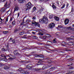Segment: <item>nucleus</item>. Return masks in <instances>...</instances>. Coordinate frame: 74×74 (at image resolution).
I'll return each mask as SVG.
<instances>
[{"mask_svg":"<svg viewBox=\"0 0 74 74\" xmlns=\"http://www.w3.org/2000/svg\"><path fill=\"white\" fill-rule=\"evenodd\" d=\"M69 22V19H66L64 21V23L65 25H67Z\"/></svg>","mask_w":74,"mask_h":74,"instance_id":"obj_10","label":"nucleus"},{"mask_svg":"<svg viewBox=\"0 0 74 74\" xmlns=\"http://www.w3.org/2000/svg\"><path fill=\"white\" fill-rule=\"evenodd\" d=\"M43 10H44V9L42 8V7H40V9L39 11L40 12V14H41V12H42V11H43Z\"/></svg>","mask_w":74,"mask_h":74,"instance_id":"obj_16","label":"nucleus"},{"mask_svg":"<svg viewBox=\"0 0 74 74\" xmlns=\"http://www.w3.org/2000/svg\"><path fill=\"white\" fill-rule=\"evenodd\" d=\"M9 56L10 58H11V57H13L12 58H11L12 59H15L16 58V57L15 56H12L11 55V54H10L9 55Z\"/></svg>","mask_w":74,"mask_h":74,"instance_id":"obj_11","label":"nucleus"},{"mask_svg":"<svg viewBox=\"0 0 74 74\" xmlns=\"http://www.w3.org/2000/svg\"><path fill=\"white\" fill-rule=\"evenodd\" d=\"M66 29L68 30H71V27H68L66 28Z\"/></svg>","mask_w":74,"mask_h":74,"instance_id":"obj_19","label":"nucleus"},{"mask_svg":"<svg viewBox=\"0 0 74 74\" xmlns=\"http://www.w3.org/2000/svg\"><path fill=\"white\" fill-rule=\"evenodd\" d=\"M68 6H69V3H68L66 5V7H68Z\"/></svg>","mask_w":74,"mask_h":74,"instance_id":"obj_62","label":"nucleus"},{"mask_svg":"<svg viewBox=\"0 0 74 74\" xmlns=\"http://www.w3.org/2000/svg\"><path fill=\"white\" fill-rule=\"evenodd\" d=\"M24 33H23V32H20L19 33V35H20V36H22V35H23V34H24Z\"/></svg>","mask_w":74,"mask_h":74,"instance_id":"obj_30","label":"nucleus"},{"mask_svg":"<svg viewBox=\"0 0 74 74\" xmlns=\"http://www.w3.org/2000/svg\"><path fill=\"white\" fill-rule=\"evenodd\" d=\"M1 57H2V58H5V59H7V58H6V56H5V55L4 54L1 55Z\"/></svg>","mask_w":74,"mask_h":74,"instance_id":"obj_18","label":"nucleus"},{"mask_svg":"<svg viewBox=\"0 0 74 74\" xmlns=\"http://www.w3.org/2000/svg\"><path fill=\"white\" fill-rule=\"evenodd\" d=\"M66 58H67V60H69V59H70L71 58H70V56H66Z\"/></svg>","mask_w":74,"mask_h":74,"instance_id":"obj_22","label":"nucleus"},{"mask_svg":"<svg viewBox=\"0 0 74 74\" xmlns=\"http://www.w3.org/2000/svg\"><path fill=\"white\" fill-rule=\"evenodd\" d=\"M21 25H24L23 23H21Z\"/></svg>","mask_w":74,"mask_h":74,"instance_id":"obj_64","label":"nucleus"},{"mask_svg":"<svg viewBox=\"0 0 74 74\" xmlns=\"http://www.w3.org/2000/svg\"><path fill=\"white\" fill-rule=\"evenodd\" d=\"M36 64H37V65H40L41 64V63L40 62H38Z\"/></svg>","mask_w":74,"mask_h":74,"instance_id":"obj_34","label":"nucleus"},{"mask_svg":"<svg viewBox=\"0 0 74 74\" xmlns=\"http://www.w3.org/2000/svg\"><path fill=\"white\" fill-rule=\"evenodd\" d=\"M49 0H43L44 1H49Z\"/></svg>","mask_w":74,"mask_h":74,"instance_id":"obj_58","label":"nucleus"},{"mask_svg":"<svg viewBox=\"0 0 74 74\" xmlns=\"http://www.w3.org/2000/svg\"><path fill=\"white\" fill-rule=\"evenodd\" d=\"M48 63H51L52 62V61L51 60H49L48 61Z\"/></svg>","mask_w":74,"mask_h":74,"instance_id":"obj_46","label":"nucleus"},{"mask_svg":"<svg viewBox=\"0 0 74 74\" xmlns=\"http://www.w3.org/2000/svg\"><path fill=\"white\" fill-rule=\"evenodd\" d=\"M10 74H14L15 73H13V72H10Z\"/></svg>","mask_w":74,"mask_h":74,"instance_id":"obj_54","label":"nucleus"},{"mask_svg":"<svg viewBox=\"0 0 74 74\" xmlns=\"http://www.w3.org/2000/svg\"><path fill=\"white\" fill-rule=\"evenodd\" d=\"M55 69V67H53L51 68V69Z\"/></svg>","mask_w":74,"mask_h":74,"instance_id":"obj_61","label":"nucleus"},{"mask_svg":"<svg viewBox=\"0 0 74 74\" xmlns=\"http://www.w3.org/2000/svg\"><path fill=\"white\" fill-rule=\"evenodd\" d=\"M4 18V16H2V17H1V16H0V19H1V18H2V19H3V18Z\"/></svg>","mask_w":74,"mask_h":74,"instance_id":"obj_51","label":"nucleus"},{"mask_svg":"<svg viewBox=\"0 0 74 74\" xmlns=\"http://www.w3.org/2000/svg\"><path fill=\"white\" fill-rule=\"evenodd\" d=\"M47 37H51V35H50L47 34Z\"/></svg>","mask_w":74,"mask_h":74,"instance_id":"obj_45","label":"nucleus"},{"mask_svg":"<svg viewBox=\"0 0 74 74\" xmlns=\"http://www.w3.org/2000/svg\"><path fill=\"white\" fill-rule=\"evenodd\" d=\"M57 3L58 5H59V2L58 1H57Z\"/></svg>","mask_w":74,"mask_h":74,"instance_id":"obj_55","label":"nucleus"},{"mask_svg":"<svg viewBox=\"0 0 74 74\" xmlns=\"http://www.w3.org/2000/svg\"><path fill=\"white\" fill-rule=\"evenodd\" d=\"M3 33H4L5 34L6 33H7V31H3Z\"/></svg>","mask_w":74,"mask_h":74,"instance_id":"obj_53","label":"nucleus"},{"mask_svg":"<svg viewBox=\"0 0 74 74\" xmlns=\"http://www.w3.org/2000/svg\"><path fill=\"white\" fill-rule=\"evenodd\" d=\"M73 69V67L72 66H71L69 68V69Z\"/></svg>","mask_w":74,"mask_h":74,"instance_id":"obj_49","label":"nucleus"},{"mask_svg":"<svg viewBox=\"0 0 74 74\" xmlns=\"http://www.w3.org/2000/svg\"><path fill=\"white\" fill-rule=\"evenodd\" d=\"M54 19H59V17H57V16H55L54 17Z\"/></svg>","mask_w":74,"mask_h":74,"instance_id":"obj_44","label":"nucleus"},{"mask_svg":"<svg viewBox=\"0 0 74 74\" xmlns=\"http://www.w3.org/2000/svg\"><path fill=\"white\" fill-rule=\"evenodd\" d=\"M35 57H39V58H44V56L42 55H37L35 56Z\"/></svg>","mask_w":74,"mask_h":74,"instance_id":"obj_8","label":"nucleus"},{"mask_svg":"<svg viewBox=\"0 0 74 74\" xmlns=\"http://www.w3.org/2000/svg\"><path fill=\"white\" fill-rule=\"evenodd\" d=\"M26 36H27V35H25L23 37H22L23 38H27Z\"/></svg>","mask_w":74,"mask_h":74,"instance_id":"obj_26","label":"nucleus"},{"mask_svg":"<svg viewBox=\"0 0 74 74\" xmlns=\"http://www.w3.org/2000/svg\"><path fill=\"white\" fill-rule=\"evenodd\" d=\"M19 10V8L18 6H16L14 8V11L13 12V13L15 12V11H18Z\"/></svg>","mask_w":74,"mask_h":74,"instance_id":"obj_7","label":"nucleus"},{"mask_svg":"<svg viewBox=\"0 0 74 74\" xmlns=\"http://www.w3.org/2000/svg\"><path fill=\"white\" fill-rule=\"evenodd\" d=\"M9 67L7 66H5L4 67V69H5V70L7 69H8Z\"/></svg>","mask_w":74,"mask_h":74,"instance_id":"obj_28","label":"nucleus"},{"mask_svg":"<svg viewBox=\"0 0 74 74\" xmlns=\"http://www.w3.org/2000/svg\"><path fill=\"white\" fill-rule=\"evenodd\" d=\"M45 47H46V48H49L48 47L49 46L48 45H45Z\"/></svg>","mask_w":74,"mask_h":74,"instance_id":"obj_40","label":"nucleus"},{"mask_svg":"<svg viewBox=\"0 0 74 74\" xmlns=\"http://www.w3.org/2000/svg\"><path fill=\"white\" fill-rule=\"evenodd\" d=\"M53 18V16L52 15H50L49 16V19H52Z\"/></svg>","mask_w":74,"mask_h":74,"instance_id":"obj_27","label":"nucleus"},{"mask_svg":"<svg viewBox=\"0 0 74 74\" xmlns=\"http://www.w3.org/2000/svg\"><path fill=\"white\" fill-rule=\"evenodd\" d=\"M5 1H6V0H1L0 1H1V2H4Z\"/></svg>","mask_w":74,"mask_h":74,"instance_id":"obj_42","label":"nucleus"},{"mask_svg":"<svg viewBox=\"0 0 74 74\" xmlns=\"http://www.w3.org/2000/svg\"><path fill=\"white\" fill-rule=\"evenodd\" d=\"M47 67L46 66H43L42 69L43 70H44V69H47Z\"/></svg>","mask_w":74,"mask_h":74,"instance_id":"obj_21","label":"nucleus"},{"mask_svg":"<svg viewBox=\"0 0 74 74\" xmlns=\"http://www.w3.org/2000/svg\"><path fill=\"white\" fill-rule=\"evenodd\" d=\"M39 22L40 23L44 22L45 24H47L48 22V19H40L39 20Z\"/></svg>","mask_w":74,"mask_h":74,"instance_id":"obj_2","label":"nucleus"},{"mask_svg":"<svg viewBox=\"0 0 74 74\" xmlns=\"http://www.w3.org/2000/svg\"><path fill=\"white\" fill-rule=\"evenodd\" d=\"M55 21H59V19H55Z\"/></svg>","mask_w":74,"mask_h":74,"instance_id":"obj_47","label":"nucleus"},{"mask_svg":"<svg viewBox=\"0 0 74 74\" xmlns=\"http://www.w3.org/2000/svg\"><path fill=\"white\" fill-rule=\"evenodd\" d=\"M14 33H19V29L18 28H15L13 32Z\"/></svg>","mask_w":74,"mask_h":74,"instance_id":"obj_4","label":"nucleus"},{"mask_svg":"<svg viewBox=\"0 0 74 74\" xmlns=\"http://www.w3.org/2000/svg\"><path fill=\"white\" fill-rule=\"evenodd\" d=\"M64 7H65V4H63V6L61 7V8L62 9L63 8H64Z\"/></svg>","mask_w":74,"mask_h":74,"instance_id":"obj_32","label":"nucleus"},{"mask_svg":"<svg viewBox=\"0 0 74 74\" xmlns=\"http://www.w3.org/2000/svg\"><path fill=\"white\" fill-rule=\"evenodd\" d=\"M38 23L34 22V24L35 26H37V25H38Z\"/></svg>","mask_w":74,"mask_h":74,"instance_id":"obj_38","label":"nucleus"},{"mask_svg":"<svg viewBox=\"0 0 74 74\" xmlns=\"http://www.w3.org/2000/svg\"><path fill=\"white\" fill-rule=\"evenodd\" d=\"M18 1L20 3H23V0H18Z\"/></svg>","mask_w":74,"mask_h":74,"instance_id":"obj_20","label":"nucleus"},{"mask_svg":"<svg viewBox=\"0 0 74 74\" xmlns=\"http://www.w3.org/2000/svg\"><path fill=\"white\" fill-rule=\"evenodd\" d=\"M21 73H23V74H25L26 71H24L23 70L21 71Z\"/></svg>","mask_w":74,"mask_h":74,"instance_id":"obj_24","label":"nucleus"},{"mask_svg":"<svg viewBox=\"0 0 74 74\" xmlns=\"http://www.w3.org/2000/svg\"><path fill=\"white\" fill-rule=\"evenodd\" d=\"M74 11V10L73 9V8H72L71 9V12H73Z\"/></svg>","mask_w":74,"mask_h":74,"instance_id":"obj_52","label":"nucleus"},{"mask_svg":"<svg viewBox=\"0 0 74 74\" xmlns=\"http://www.w3.org/2000/svg\"><path fill=\"white\" fill-rule=\"evenodd\" d=\"M47 44L48 45H52V42L49 41H48L47 43Z\"/></svg>","mask_w":74,"mask_h":74,"instance_id":"obj_12","label":"nucleus"},{"mask_svg":"<svg viewBox=\"0 0 74 74\" xmlns=\"http://www.w3.org/2000/svg\"><path fill=\"white\" fill-rule=\"evenodd\" d=\"M35 10H36V7H34L33 8V10L32 11H35Z\"/></svg>","mask_w":74,"mask_h":74,"instance_id":"obj_35","label":"nucleus"},{"mask_svg":"<svg viewBox=\"0 0 74 74\" xmlns=\"http://www.w3.org/2000/svg\"><path fill=\"white\" fill-rule=\"evenodd\" d=\"M55 23H51L48 25V26L49 29H53L55 27Z\"/></svg>","mask_w":74,"mask_h":74,"instance_id":"obj_3","label":"nucleus"},{"mask_svg":"<svg viewBox=\"0 0 74 74\" xmlns=\"http://www.w3.org/2000/svg\"><path fill=\"white\" fill-rule=\"evenodd\" d=\"M1 59H3V60H4V61H5V58H1Z\"/></svg>","mask_w":74,"mask_h":74,"instance_id":"obj_50","label":"nucleus"},{"mask_svg":"<svg viewBox=\"0 0 74 74\" xmlns=\"http://www.w3.org/2000/svg\"><path fill=\"white\" fill-rule=\"evenodd\" d=\"M14 53L15 55H20V53H18L17 50H15L14 52Z\"/></svg>","mask_w":74,"mask_h":74,"instance_id":"obj_5","label":"nucleus"},{"mask_svg":"<svg viewBox=\"0 0 74 74\" xmlns=\"http://www.w3.org/2000/svg\"><path fill=\"white\" fill-rule=\"evenodd\" d=\"M40 70V69L34 68L33 69V71H39Z\"/></svg>","mask_w":74,"mask_h":74,"instance_id":"obj_14","label":"nucleus"},{"mask_svg":"<svg viewBox=\"0 0 74 74\" xmlns=\"http://www.w3.org/2000/svg\"><path fill=\"white\" fill-rule=\"evenodd\" d=\"M49 73H49V72H46V74H49Z\"/></svg>","mask_w":74,"mask_h":74,"instance_id":"obj_57","label":"nucleus"},{"mask_svg":"<svg viewBox=\"0 0 74 74\" xmlns=\"http://www.w3.org/2000/svg\"><path fill=\"white\" fill-rule=\"evenodd\" d=\"M6 9L5 8H2L1 10V12H2V13H4L5 12H6L5 10Z\"/></svg>","mask_w":74,"mask_h":74,"instance_id":"obj_6","label":"nucleus"},{"mask_svg":"<svg viewBox=\"0 0 74 74\" xmlns=\"http://www.w3.org/2000/svg\"><path fill=\"white\" fill-rule=\"evenodd\" d=\"M18 70L19 71H22V69H21V68H19V69H18Z\"/></svg>","mask_w":74,"mask_h":74,"instance_id":"obj_48","label":"nucleus"},{"mask_svg":"<svg viewBox=\"0 0 74 74\" xmlns=\"http://www.w3.org/2000/svg\"><path fill=\"white\" fill-rule=\"evenodd\" d=\"M53 42L54 43H56V40L55 39H53Z\"/></svg>","mask_w":74,"mask_h":74,"instance_id":"obj_33","label":"nucleus"},{"mask_svg":"<svg viewBox=\"0 0 74 74\" xmlns=\"http://www.w3.org/2000/svg\"><path fill=\"white\" fill-rule=\"evenodd\" d=\"M66 43L65 42H63L62 43V46H63V47H64L65 46V45H66Z\"/></svg>","mask_w":74,"mask_h":74,"instance_id":"obj_17","label":"nucleus"},{"mask_svg":"<svg viewBox=\"0 0 74 74\" xmlns=\"http://www.w3.org/2000/svg\"><path fill=\"white\" fill-rule=\"evenodd\" d=\"M32 19H36V17L35 16L33 17L32 18Z\"/></svg>","mask_w":74,"mask_h":74,"instance_id":"obj_56","label":"nucleus"},{"mask_svg":"<svg viewBox=\"0 0 74 74\" xmlns=\"http://www.w3.org/2000/svg\"><path fill=\"white\" fill-rule=\"evenodd\" d=\"M12 42L14 43V44H15V39H13V40H12Z\"/></svg>","mask_w":74,"mask_h":74,"instance_id":"obj_36","label":"nucleus"},{"mask_svg":"<svg viewBox=\"0 0 74 74\" xmlns=\"http://www.w3.org/2000/svg\"><path fill=\"white\" fill-rule=\"evenodd\" d=\"M27 67L28 69H31V66H29V65H28L27 66Z\"/></svg>","mask_w":74,"mask_h":74,"instance_id":"obj_31","label":"nucleus"},{"mask_svg":"<svg viewBox=\"0 0 74 74\" xmlns=\"http://www.w3.org/2000/svg\"><path fill=\"white\" fill-rule=\"evenodd\" d=\"M26 7H27V8L26 9L25 11H27V10H29L32 7H33V5H32V4L30 2H29L27 4H26Z\"/></svg>","mask_w":74,"mask_h":74,"instance_id":"obj_1","label":"nucleus"},{"mask_svg":"<svg viewBox=\"0 0 74 74\" xmlns=\"http://www.w3.org/2000/svg\"><path fill=\"white\" fill-rule=\"evenodd\" d=\"M41 33L40 32H39L38 33V34L39 35H41Z\"/></svg>","mask_w":74,"mask_h":74,"instance_id":"obj_60","label":"nucleus"},{"mask_svg":"<svg viewBox=\"0 0 74 74\" xmlns=\"http://www.w3.org/2000/svg\"><path fill=\"white\" fill-rule=\"evenodd\" d=\"M15 24V21H14L12 23V25H14Z\"/></svg>","mask_w":74,"mask_h":74,"instance_id":"obj_41","label":"nucleus"},{"mask_svg":"<svg viewBox=\"0 0 74 74\" xmlns=\"http://www.w3.org/2000/svg\"><path fill=\"white\" fill-rule=\"evenodd\" d=\"M68 44L69 45H74V43L73 42H68Z\"/></svg>","mask_w":74,"mask_h":74,"instance_id":"obj_13","label":"nucleus"},{"mask_svg":"<svg viewBox=\"0 0 74 74\" xmlns=\"http://www.w3.org/2000/svg\"><path fill=\"white\" fill-rule=\"evenodd\" d=\"M7 13L8 14H9V15H11V14H12V12H11V11L10 10H8L7 12Z\"/></svg>","mask_w":74,"mask_h":74,"instance_id":"obj_15","label":"nucleus"},{"mask_svg":"<svg viewBox=\"0 0 74 74\" xmlns=\"http://www.w3.org/2000/svg\"><path fill=\"white\" fill-rule=\"evenodd\" d=\"M6 19H12L11 16H7L6 17Z\"/></svg>","mask_w":74,"mask_h":74,"instance_id":"obj_23","label":"nucleus"},{"mask_svg":"<svg viewBox=\"0 0 74 74\" xmlns=\"http://www.w3.org/2000/svg\"><path fill=\"white\" fill-rule=\"evenodd\" d=\"M19 12L18 13V16H19Z\"/></svg>","mask_w":74,"mask_h":74,"instance_id":"obj_63","label":"nucleus"},{"mask_svg":"<svg viewBox=\"0 0 74 74\" xmlns=\"http://www.w3.org/2000/svg\"><path fill=\"white\" fill-rule=\"evenodd\" d=\"M71 30H72V31H74V28H71Z\"/></svg>","mask_w":74,"mask_h":74,"instance_id":"obj_59","label":"nucleus"},{"mask_svg":"<svg viewBox=\"0 0 74 74\" xmlns=\"http://www.w3.org/2000/svg\"><path fill=\"white\" fill-rule=\"evenodd\" d=\"M47 17H46V16H43V19H47Z\"/></svg>","mask_w":74,"mask_h":74,"instance_id":"obj_39","label":"nucleus"},{"mask_svg":"<svg viewBox=\"0 0 74 74\" xmlns=\"http://www.w3.org/2000/svg\"><path fill=\"white\" fill-rule=\"evenodd\" d=\"M26 74H29V72H28L27 71H25V73Z\"/></svg>","mask_w":74,"mask_h":74,"instance_id":"obj_43","label":"nucleus"},{"mask_svg":"<svg viewBox=\"0 0 74 74\" xmlns=\"http://www.w3.org/2000/svg\"><path fill=\"white\" fill-rule=\"evenodd\" d=\"M70 39L71 40H74V36H71L70 38Z\"/></svg>","mask_w":74,"mask_h":74,"instance_id":"obj_29","label":"nucleus"},{"mask_svg":"<svg viewBox=\"0 0 74 74\" xmlns=\"http://www.w3.org/2000/svg\"><path fill=\"white\" fill-rule=\"evenodd\" d=\"M52 7H53V8H56V6H55V5H52Z\"/></svg>","mask_w":74,"mask_h":74,"instance_id":"obj_37","label":"nucleus"},{"mask_svg":"<svg viewBox=\"0 0 74 74\" xmlns=\"http://www.w3.org/2000/svg\"><path fill=\"white\" fill-rule=\"evenodd\" d=\"M7 49H4V48L2 49V51H7Z\"/></svg>","mask_w":74,"mask_h":74,"instance_id":"obj_25","label":"nucleus"},{"mask_svg":"<svg viewBox=\"0 0 74 74\" xmlns=\"http://www.w3.org/2000/svg\"><path fill=\"white\" fill-rule=\"evenodd\" d=\"M62 27H63L62 26L59 25L58 27V29L60 31H61L62 30H63V28H62Z\"/></svg>","mask_w":74,"mask_h":74,"instance_id":"obj_9","label":"nucleus"}]
</instances>
